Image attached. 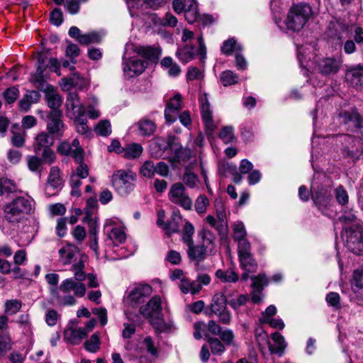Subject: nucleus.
I'll return each instance as SVG.
<instances>
[{
	"mask_svg": "<svg viewBox=\"0 0 363 363\" xmlns=\"http://www.w3.org/2000/svg\"><path fill=\"white\" fill-rule=\"evenodd\" d=\"M155 51L150 48H140L138 54H141L147 59L155 56ZM123 70L125 77L132 78L142 74L147 66V62L138 55L130 56L126 50L123 56Z\"/></svg>",
	"mask_w": 363,
	"mask_h": 363,
	"instance_id": "f257e3e1",
	"label": "nucleus"
},
{
	"mask_svg": "<svg viewBox=\"0 0 363 363\" xmlns=\"http://www.w3.org/2000/svg\"><path fill=\"white\" fill-rule=\"evenodd\" d=\"M233 239L238 243V251L240 267L245 271L241 279L247 281L249 276L250 243L247 239V230L243 223L237 221L232 225Z\"/></svg>",
	"mask_w": 363,
	"mask_h": 363,
	"instance_id": "f03ea898",
	"label": "nucleus"
},
{
	"mask_svg": "<svg viewBox=\"0 0 363 363\" xmlns=\"http://www.w3.org/2000/svg\"><path fill=\"white\" fill-rule=\"evenodd\" d=\"M33 203L30 198L17 197L4 206L5 219L13 225L20 224L26 219V216L31 212Z\"/></svg>",
	"mask_w": 363,
	"mask_h": 363,
	"instance_id": "7ed1b4c3",
	"label": "nucleus"
},
{
	"mask_svg": "<svg viewBox=\"0 0 363 363\" xmlns=\"http://www.w3.org/2000/svg\"><path fill=\"white\" fill-rule=\"evenodd\" d=\"M312 16V9L306 4L295 5L290 9L286 25L288 29L293 31L301 30L310 17Z\"/></svg>",
	"mask_w": 363,
	"mask_h": 363,
	"instance_id": "20e7f679",
	"label": "nucleus"
},
{
	"mask_svg": "<svg viewBox=\"0 0 363 363\" xmlns=\"http://www.w3.org/2000/svg\"><path fill=\"white\" fill-rule=\"evenodd\" d=\"M136 174L130 170L119 169L111 177L112 185L121 196H126L135 188Z\"/></svg>",
	"mask_w": 363,
	"mask_h": 363,
	"instance_id": "39448f33",
	"label": "nucleus"
},
{
	"mask_svg": "<svg viewBox=\"0 0 363 363\" xmlns=\"http://www.w3.org/2000/svg\"><path fill=\"white\" fill-rule=\"evenodd\" d=\"M41 119L47 123L46 128L48 133L52 135L62 137L65 129V125L62 121V113L61 111H50L45 112L38 111Z\"/></svg>",
	"mask_w": 363,
	"mask_h": 363,
	"instance_id": "423d86ee",
	"label": "nucleus"
},
{
	"mask_svg": "<svg viewBox=\"0 0 363 363\" xmlns=\"http://www.w3.org/2000/svg\"><path fill=\"white\" fill-rule=\"evenodd\" d=\"M22 226L18 229L16 242L18 246H27L34 240L39 230V220L36 218L31 220L25 219L21 222Z\"/></svg>",
	"mask_w": 363,
	"mask_h": 363,
	"instance_id": "0eeeda50",
	"label": "nucleus"
},
{
	"mask_svg": "<svg viewBox=\"0 0 363 363\" xmlns=\"http://www.w3.org/2000/svg\"><path fill=\"white\" fill-rule=\"evenodd\" d=\"M331 189L330 186H321L315 187L313 184L311 186L312 199L323 214L328 215V211L330 207Z\"/></svg>",
	"mask_w": 363,
	"mask_h": 363,
	"instance_id": "6e6552de",
	"label": "nucleus"
},
{
	"mask_svg": "<svg viewBox=\"0 0 363 363\" xmlns=\"http://www.w3.org/2000/svg\"><path fill=\"white\" fill-rule=\"evenodd\" d=\"M343 237L350 251L356 255L363 252V228L361 225H357L356 228H345Z\"/></svg>",
	"mask_w": 363,
	"mask_h": 363,
	"instance_id": "1a4fd4ad",
	"label": "nucleus"
},
{
	"mask_svg": "<svg viewBox=\"0 0 363 363\" xmlns=\"http://www.w3.org/2000/svg\"><path fill=\"white\" fill-rule=\"evenodd\" d=\"M66 115L72 120L85 116V106L81 103L78 93L69 91L66 98Z\"/></svg>",
	"mask_w": 363,
	"mask_h": 363,
	"instance_id": "9d476101",
	"label": "nucleus"
},
{
	"mask_svg": "<svg viewBox=\"0 0 363 363\" xmlns=\"http://www.w3.org/2000/svg\"><path fill=\"white\" fill-rule=\"evenodd\" d=\"M169 199L174 203L186 210L191 209L192 201L186 193L185 187L182 183L174 184L169 191Z\"/></svg>",
	"mask_w": 363,
	"mask_h": 363,
	"instance_id": "9b49d317",
	"label": "nucleus"
},
{
	"mask_svg": "<svg viewBox=\"0 0 363 363\" xmlns=\"http://www.w3.org/2000/svg\"><path fill=\"white\" fill-rule=\"evenodd\" d=\"M269 284V279L265 274H259L257 276H251V302L259 303L264 297L262 291L264 287Z\"/></svg>",
	"mask_w": 363,
	"mask_h": 363,
	"instance_id": "f8f14e48",
	"label": "nucleus"
},
{
	"mask_svg": "<svg viewBox=\"0 0 363 363\" xmlns=\"http://www.w3.org/2000/svg\"><path fill=\"white\" fill-rule=\"evenodd\" d=\"M152 293V288L148 284H140L133 289L125 298V303L130 306H135L144 302L145 298Z\"/></svg>",
	"mask_w": 363,
	"mask_h": 363,
	"instance_id": "ddd939ff",
	"label": "nucleus"
},
{
	"mask_svg": "<svg viewBox=\"0 0 363 363\" xmlns=\"http://www.w3.org/2000/svg\"><path fill=\"white\" fill-rule=\"evenodd\" d=\"M63 186V180L60 169L53 166L50 169L49 175L45 184V192L48 196L55 195Z\"/></svg>",
	"mask_w": 363,
	"mask_h": 363,
	"instance_id": "4468645a",
	"label": "nucleus"
},
{
	"mask_svg": "<svg viewBox=\"0 0 363 363\" xmlns=\"http://www.w3.org/2000/svg\"><path fill=\"white\" fill-rule=\"evenodd\" d=\"M182 95L176 94L167 104L164 109V117L167 123L171 124L175 122L182 108Z\"/></svg>",
	"mask_w": 363,
	"mask_h": 363,
	"instance_id": "2eb2a0df",
	"label": "nucleus"
},
{
	"mask_svg": "<svg viewBox=\"0 0 363 363\" xmlns=\"http://www.w3.org/2000/svg\"><path fill=\"white\" fill-rule=\"evenodd\" d=\"M337 139L343 145V150L347 156L357 160L361 155V150H359L358 145L361 143L359 139L355 138L349 135H341L337 136Z\"/></svg>",
	"mask_w": 363,
	"mask_h": 363,
	"instance_id": "dca6fc26",
	"label": "nucleus"
},
{
	"mask_svg": "<svg viewBox=\"0 0 363 363\" xmlns=\"http://www.w3.org/2000/svg\"><path fill=\"white\" fill-rule=\"evenodd\" d=\"M161 298L152 297L149 302L140 307V313L146 318L159 319L161 317Z\"/></svg>",
	"mask_w": 363,
	"mask_h": 363,
	"instance_id": "f3484780",
	"label": "nucleus"
},
{
	"mask_svg": "<svg viewBox=\"0 0 363 363\" xmlns=\"http://www.w3.org/2000/svg\"><path fill=\"white\" fill-rule=\"evenodd\" d=\"M341 66V60L334 57H325L317 63L318 71L323 75L335 74Z\"/></svg>",
	"mask_w": 363,
	"mask_h": 363,
	"instance_id": "a211bd4d",
	"label": "nucleus"
},
{
	"mask_svg": "<svg viewBox=\"0 0 363 363\" xmlns=\"http://www.w3.org/2000/svg\"><path fill=\"white\" fill-rule=\"evenodd\" d=\"M345 79L356 89H363V65L350 67L346 71Z\"/></svg>",
	"mask_w": 363,
	"mask_h": 363,
	"instance_id": "6ab92c4d",
	"label": "nucleus"
},
{
	"mask_svg": "<svg viewBox=\"0 0 363 363\" xmlns=\"http://www.w3.org/2000/svg\"><path fill=\"white\" fill-rule=\"evenodd\" d=\"M59 289L65 294H69L71 291L77 297H83L86 294V286L84 283L76 281L72 278L63 280Z\"/></svg>",
	"mask_w": 363,
	"mask_h": 363,
	"instance_id": "aec40b11",
	"label": "nucleus"
},
{
	"mask_svg": "<svg viewBox=\"0 0 363 363\" xmlns=\"http://www.w3.org/2000/svg\"><path fill=\"white\" fill-rule=\"evenodd\" d=\"M53 136L48 132L39 133L34 139L33 147L35 152H39L42 150L50 148L54 143Z\"/></svg>",
	"mask_w": 363,
	"mask_h": 363,
	"instance_id": "412c9836",
	"label": "nucleus"
},
{
	"mask_svg": "<svg viewBox=\"0 0 363 363\" xmlns=\"http://www.w3.org/2000/svg\"><path fill=\"white\" fill-rule=\"evenodd\" d=\"M104 230L108 233V238L114 245H118L123 243L126 238L125 231L121 227H112V221L107 220Z\"/></svg>",
	"mask_w": 363,
	"mask_h": 363,
	"instance_id": "4be33fe9",
	"label": "nucleus"
},
{
	"mask_svg": "<svg viewBox=\"0 0 363 363\" xmlns=\"http://www.w3.org/2000/svg\"><path fill=\"white\" fill-rule=\"evenodd\" d=\"M187 254L189 258L195 262L196 265L203 262L206 257V247L202 245H194V242L191 245H187Z\"/></svg>",
	"mask_w": 363,
	"mask_h": 363,
	"instance_id": "5701e85b",
	"label": "nucleus"
},
{
	"mask_svg": "<svg viewBox=\"0 0 363 363\" xmlns=\"http://www.w3.org/2000/svg\"><path fill=\"white\" fill-rule=\"evenodd\" d=\"M201 112L206 128L209 130H213L214 125L212 121V111L206 95L201 98Z\"/></svg>",
	"mask_w": 363,
	"mask_h": 363,
	"instance_id": "b1692460",
	"label": "nucleus"
},
{
	"mask_svg": "<svg viewBox=\"0 0 363 363\" xmlns=\"http://www.w3.org/2000/svg\"><path fill=\"white\" fill-rule=\"evenodd\" d=\"M197 55L196 49L194 45L186 43L184 46L178 48L176 56L182 63H187L194 60Z\"/></svg>",
	"mask_w": 363,
	"mask_h": 363,
	"instance_id": "393cba45",
	"label": "nucleus"
},
{
	"mask_svg": "<svg viewBox=\"0 0 363 363\" xmlns=\"http://www.w3.org/2000/svg\"><path fill=\"white\" fill-rule=\"evenodd\" d=\"M255 340L263 355L269 353L271 343L267 333L262 328L255 330Z\"/></svg>",
	"mask_w": 363,
	"mask_h": 363,
	"instance_id": "a878e982",
	"label": "nucleus"
},
{
	"mask_svg": "<svg viewBox=\"0 0 363 363\" xmlns=\"http://www.w3.org/2000/svg\"><path fill=\"white\" fill-rule=\"evenodd\" d=\"M45 100L50 111H60L59 108L62 103V99L52 86H48L45 91Z\"/></svg>",
	"mask_w": 363,
	"mask_h": 363,
	"instance_id": "bb28decb",
	"label": "nucleus"
},
{
	"mask_svg": "<svg viewBox=\"0 0 363 363\" xmlns=\"http://www.w3.org/2000/svg\"><path fill=\"white\" fill-rule=\"evenodd\" d=\"M271 338L274 345H271L269 354H277L279 357L282 356L287 346L284 336L278 332H274L271 335Z\"/></svg>",
	"mask_w": 363,
	"mask_h": 363,
	"instance_id": "cd10ccee",
	"label": "nucleus"
},
{
	"mask_svg": "<svg viewBox=\"0 0 363 363\" xmlns=\"http://www.w3.org/2000/svg\"><path fill=\"white\" fill-rule=\"evenodd\" d=\"M86 337V331L82 328H72L65 332V339L73 345H78Z\"/></svg>",
	"mask_w": 363,
	"mask_h": 363,
	"instance_id": "c85d7f7f",
	"label": "nucleus"
},
{
	"mask_svg": "<svg viewBox=\"0 0 363 363\" xmlns=\"http://www.w3.org/2000/svg\"><path fill=\"white\" fill-rule=\"evenodd\" d=\"M242 51V46L237 42L235 38H230L225 40L220 47L221 53L225 56L235 55Z\"/></svg>",
	"mask_w": 363,
	"mask_h": 363,
	"instance_id": "c756f323",
	"label": "nucleus"
},
{
	"mask_svg": "<svg viewBox=\"0 0 363 363\" xmlns=\"http://www.w3.org/2000/svg\"><path fill=\"white\" fill-rule=\"evenodd\" d=\"M216 277L223 283H236L239 279V275L235 270L229 267L226 269H218Z\"/></svg>",
	"mask_w": 363,
	"mask_h": 363,
	"instance_id": "7c9ffc66",
	"label": "nucleus"
},
{
	"mask_svg": "<svg viewBox=\"0 0 363 363\" xmlns=\"http://www.w3.org/2000/svg\"><path fill=\"white\" fill-rule=\"evenodd\" d=\"M181 222L182 216L179 212L173 211L170 219L164 225L163 229L168 235L177 233L179 231Z\"/></svg>",
	"mask_w": 363,
	"mask_h": 363,
	"instance_id": "2f4dec72",
	"label": "nucleus"
},
{
	"mask_svg": "<svg viewBox=\"0 0 363 363\" xmlns=\"http://www.w3.org/2000/svg\"><path fill=\"white\" fill-rule=\"evenodd\" d=\"M179 287L183 294L191 293V294H198L202 289V286L196 281H191L187 279H182Z\"/></svg>",
	"mask_w": 363,
	"mask_h": 363,
	"instance_id": "473e14b6",
	"label": "nucleus"
},
{
	"mask_svg": "<svg viewBox=\"0 0 363 363\" xmlns=\"http://www.w3.org/2000/svg\"><path fill=\"white\" fill-rule=\"evenodd\" d=\"M226 298L223 293L216 294L211 303V312L216 314L223 311L226 309Z\"/></svg>",
	"mask_w": 363,
	"mask_h": 363,
	"instance_id": "72a5a7b5",
	"label": "nucleus"
},
{
	"mask_svg": "<svg viewBox=\"0 0 363 363\" xmlns=\"http://www.w3.org/2000/svg\"><path fill=\"white\" fill-rule=\"evenodd\" d=\"M186 4L187 7L184 10L185 18L189 23H193L199 17L197 4L195 0H186Z\"/></svg>",
	"mask_w": 363,
	"mask_h": 363,
	"instance_id": "f704fd0d",
	"label": "nucleus"
},
{
	"mask_svg": "<svg viewBox=\"0 0 363 363\" xmlns=\"http://www.w3.org/2000/svg\"><path fill=\"white\" fill-rule=\"evenodd\" d=\"M218 170L221 174H225L228 172L233 175V181L238 184L241 182L242 177H241L238 172L237 167L231 163H219Z\"/></svg>",
	"mask_w": 363,
	"mask_h": 363,
	"instance_id": "c9c22d12",
	"label": "nucleus"
},
{
	"mask_svg": "<svg viewBox=\"0 0 363 363\" xmlns=\"http://www.w3.org/2000/svg\"><path fill=\"white\" fill-rule=\"evenodd\" d=\"M85 257H82L79 261L72 265V272H73L74 279L82 282L86 278V274L84 272Z\"/></svg>",
	"mask_w": 363,
	"mask_h": 363,
	"instance_id": "e433bc0d",
	"label": "nucleus"
},
{
	"mask_svg": "<svg viewBox=\"0 0 363 363\" xmlns=\"http://www.w3.org/2000/svg\"><path fill=\"white\" fill-rule=\"evenodd\" d=\"M139 134L143 136H149L156 130L155 123L148 119H143L138 123Z\"/></svg>",
	"mask_w": 363,
	"mask_h": 363,
	"instance_id": "4c0bfd02",
	"label": "nucleus"
},
{
	"mask_svg": "<svg viewBox=\"0 0 363 363\" xmlns=\"http://www.w3.org/2000/svg\"><path fill=\"white\" fill-rule=\"evenodd\" d=\"M104 35L97 31H92L90 33H84L79 37V43L84 45H87L91 43H99Z\"/></svg>",
	"mask_w": 363,
	"mask_h": 363,
	"instance_id": "58836bf2",
	"label": "nucleus"
},
{
	"mask_svg": "<svg viewBox=\"0 0 363 363\" xmlns=\"http://www.w3.org/2000/svg\"><path fill=\"white\" fill-rule=\"evenodd\" d=\"M143 151V148L141 145L132 143L124 148L123 156L128 160L135 159L141 155Z\"/></svg>",
	"mask_w": 363,
	"mask_h": 363,
	"instance_id": "ea45409f",
	"label": "nucleus"
},
{
	"mask_svg": "<svg viewBox=\"0 0 363 363\" xmlns=\"http://www.w3.org/2000/svg\"><path fill=\"white\" fill-rule=\"evenodd\" d=\"M26 162L28 169L34 173L40 174L43 169V162L37 155H28Z\"/></svg>",
	"mask_w": 363,
	"mask_h": 363,
	"instance_id": "a19ab883",
	"label": "nucleus"
},
{
	"mask_svg": "<svg viewBox=\"0 0 363 363\" xmlns=\"http://www.w3.org/2000/svg\"><path fill=\"white\" fill-rule=\"evenodd\" d=\"M238 76L231 70H225L220 74V81L224 86L235 84L238 82Z\"/></svg>",
	"mask_w": 363,
	"mask_h": 363,
	"instance_id": "79ce46f5",
	"label": "nucleus"
},
{
	"mask_svg": "<svg viewBox=\"0 0 363 363\" xmlns=\"http://www.w3.org/2000/svg\"><path fill=\"white\" fill-rule=\"evenodd\" d=\"M358 113L354 110L350 111H341L338 113V118L340 120V123H352L354 124L355 121L357 120Z\"/></svg>",
	"mask_w": 363,
	"mask_h": 363,
	"instance_id": "37998d69",
	"label": "nucleus"
},
{
	"mask_svg": "<svg viewBox=\"0 0 363 363\" xmlns=\"http://www.w3.org/2000/svg\"><path fill=\"white\" fill-rule=\"evenodd\" d=\"M52 294L56 298L58 303L61 306H73L76 303V299L72 295L60 296L57 289H52Z\"/></svg>",
	"mask_w": 363,
	"mask_h": 363,
	"instance_id": "c03bdc74",
	"label": "nucleus"
},
{
	"mask_svg": "<svg viewBox=\"0 0 363 363\" xmlns=\"http://www.w3.org/2000/svg\"><path fill=\"white\" fill-rule=\"evenodd\" d=\"M183 182L191 189L196 187L199 183L198 176L190 170H186L184 173Z\"/></svg>",
	"mask_w": 363,
	"mask_h": 363,
	"instance_id": "a18cd8bd",
	"label": "nucleus"
},
{
	"mask_svg": "<svg viewBox=\"0 0 363 363\" xmlns=\"http://www.w3.org/2000/svg\"><path fill=\"white\" fill-rule=\"evenodd\" d=\"M59 262L63 265L69 264L74 257V252L69 247H62L59 250Z\"/></svg>",
	"mask_w": 363,
	"mask_h": 363,
	"instance_id": "49530a36",
	"label": "nucleus"
},
{
	"mask_svg": "<svg viewBox=\"0 0 363 363\" xmlns=\"http://www.w3.org/2000/svg\"><path fill=\"white\" fill-rule=\"evenodd\" d=\"M16 189L14 182L7 178H0V196L15 191Z\"/></svg>",
	"mask_w": 363,
	"mask_h": 363,
	"instance_id": "de8ad7c7",
	"label": "nucleus"
},
{
	"mask_svg": "<svg viewBox=\"0 0 363 363\" xmlns=\"http://www.w3.org/2000/svg\"><path fill=\"white\" fill-rule=\"evenodd\" d=\"M21 302L16 300H9L5 303L4 313L7 315H13L17 313L21 308Z\"/></svg>",
	"mask_w": 363,
	"mask_h": 363,
	"instance_id": "09e8293b",
	"label": "nucleus"
},
{
	"mask_svg": "<svg viewBox=\"0 0 363 363\" xmlns=\"http://www.w3.org/2000/svg\"><path fill=\"white\" fill-rule=\"evenodd\" d=\"M175 140L174 136H169L168 138L167 144L169 149L174 152L176 159L180 160L182 158L184 150L182 145L179 143L175 142Z\"/></svg>",
	"mask_w": 363,
	"mask_h": 363,
	"instance_id": "8fccbe9b",
	"label": "nucleus"
},
{
	"mask_svg": "<svg viewBox=\"0 0 363 363\" xmlns=\"http://www.w3.org/2000/svg\"><path fill=\"white\" fill-rule=\"evenodd\" d=\"M85 349L90 352H96L100 347V340L97 334H93L84 343Z\"/></svg>",
	"mask_w": 363,
	"mask_h": 363,
	"instance_id": "3c124183",
	"label": "nucleus"
},
{
	"mask_svg": "<svg viewBox=\"0 0 363 363\" xmlns=\"http://www.w3.org/2000/svg\"><path fill=\"white\" fill-rule=\"evenodd\" d=\"M352 284L357 291L363 293V269L354 271Z\"/></svg>",
	"mask_w": 363,
	"mask_h": 363,
	"instance_id": "603ef678",
	"label": "nucleus"
},
{
	"mask_svg": "<svg viewBox=\"0 0 363 363\" xmlns=\"http://www.w3.org/2000/svg\"><path fill=\"white\" fill-rule=\"evenodd\" d=\"M140 173L147 178H152L155 174V165L151 160L145 161L140 168Z\"/></svg>",
	"mask_w": 363,
	"mask_h": 363,
	"instance_id": "864d4df0",
	"label": "nucleus"
},
{
	"mask_svg": "<svg viewBox=\"0 0 363 363\" xmlns=\"http://www.w3.org/2000/svg\"><path fill=\"white\" fill-rule=\"evenodd\" d=\"M335 196L337 203L342 206L347 203L349 197L345 188L340 185L335 189Z\"/></svg>",
	"mask_w": 363,
	"mask_h": 363,
	"instance_id": "5fc2aeb1",
	"label": "nucleus"
},
{
	"mask_svg": "<svg viewBox=\"0 0 363 363\" xmlns=\"http://www.w3.org/2000/svg\"><path fill=\"white\" fill-rule=\"evenodd\" d=\"M23 157L22 152L18 149L11 148L6 153L7 160L12 164H18Z\"/></svg>",
	"mask_w": 363,
	"mask_h": 363,
	"instance_id": "6e6d98bb",
	"label": "nucleus"
},
{
	"mask_svg": "<svg viewBox=\"0 0 363 363\" xmlns=\"http://www.w3.org/2000/svg\"><path fill=\"white\" fill-rule=\"evenodd\" d=\"M98 100L96 97L91 98V102L87 104V114L91 119H96L100 116V111L96 108Z\"/></svg>",
	"mask_w": 363,
	"mask_h": 363,
	"instance_id": "4d7b16f0",
	"label": "nucleus"
},
{
	"mask_svg": "<svg viewBox=\"0 0 363 363\" xmlns=\"http://www.w3.org/2000/svg\"><path fill=\"white\" fill-rule=\"evenodd\" d=\"M357 220V216L352 212H345L344 215L339 218L340 222L345 225L353 224V226L352 227L353 228H356L357 225H360Z\"/></svg>",
	"mask_w": 363,
	"mask_h": 363,
	"instance_id": "13d9d810",
	"label": "nucleus"
},
{
	"mask_svg": "<svg viewBox=\"0 0 363 363\" xmlns=\"http://www.w3.org/2000/svg\"><path fill=\"white\" fill-rule=\"evenodd\" d=\"M19 91L15 86L8 88L4 93L6 102L9 104H13L18 97Z\"/></svg>",
	"mask_w": 363,
	"mask_h": 363,
	"instance_id": "bf43d9fd",
	"label": "nucleus"
},
{
	"mask_svg": "<svg viewBox=\"0 0 363 363\" xmlns=\"http://www.w3.org/2000/svg\"><path fill=\"white\" fill-rule=\"evenodd\" d=\"M209 204L208 198L204 195L199 196L195 202L196 211L199 213H203L206 211V208Z\"/></svg>",
	"mask_w": 363,
	"mask_h": 363,
	"instance_id": "052dcab7",
	"label": "nucleus"
},
{
	"mask_svg": "<svg viewBox=\"0 0 363 363\" xmlns=\"http://www.w3.org/2000/svg\"><path fill=\"white\" fill-rule=\"evenodd\" d=\"M194 233V225L189 221H186L184 228V234H183V241L186 245H191V242H193L192 235Z\"/></svg>",
	"mask_w": 363,
	"mask_h": 363,
	"instance_id": "680f3d73",
	"label": "nucleus"
},
{
	"mask_svg": "<svg viewBox=\"0 0 363 363\" xmlns=\"http://www.w3.org/2000/svg\"><path fill=\"white\" fill-rule=\"evenodd\" d=\"M96 132L102 136L110 135L111 133L110 122L106 120L101 121L96 128Z\"/></svg>",
	"mask_w": 363,
	"mask_h": 363,
	"instance_id": "e2e57ef3",
	"label": "nucleus"
},
{
	"mask_svg": "<svg viewBox=\"0 0 363 363\" xmlns=\"http://www.w3.org/2000/svg\"><path fill=\"white\" fill-rule=\"evenodd\" d=\"M43 152L40 159L43 164H51L56 160L55 152L50 147L42 150Z\"/></svg>",
	"mask_w": 363,
	"mask_h": 363,
	"instance_id": "0e129e2a",
	"label": "nucleus"
},
{
	"mask_svg": "<svg viewBox=\"0 0 363 363\" xmlns=\"http://www.w3.org/2000/svg\"><path fill=\"white\" fill-rule=\"evenodd\" d=\"M210 344L211 352L213 354H220L225 350V347L221 342L217 338L211 337L208 340Z\"/></svg>",
	"mask_w": 363,
	"mask_h": 363,
	"instance_id": "69168bd1",
	"label": "nucleus"
},
{
	"mask_svg": "<svg viewBox=\"0 0 363 363\" xmlns=\"http://www.w3.org/2000/svg\"><path fill=\"white\" fill-rule=\"evenodd\" d=\"M75 123V128L77 133L84 135L86 134L89 129L87 126V119L86 116L80 117L79 119H74L73 120Z\"/></svg>",
	"mask_w": 363,
	"mask_h": 363,
	"instance_id": "338daca9",
	"label": "nucleus"
},
{
	"mask_svg": "<svg viewBox=\"0 0 363 363\" xmlns=\"http://www.w3.org/2000/svg\"><path fill=\"white\" fill-rule=\"evenodd\" d=\"M26 133H13L11 138V144L16 147H22L26 142Z\"/></svg>",
	"mask_w": 363,
	"mask_h": 363,
	"instance_id": "774afa93",
	"label": "nucleus"
}]
</instances>
